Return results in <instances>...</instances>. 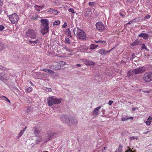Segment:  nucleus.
Returning a JSON list of instances; mask_svg holds the SVG:
<instances>
[{
  "instance_id": "obj_1",
  "label": "nucleus",
  "mask_w": 152,
  "mask_h": 152,
  "mask_svg": "<svg viewBox=\"0 0 152 152\" xmlns=\"http://www.w3.org/2000/svg\"><path fill=\"white\" fill-rule=\"evenodd\" d=\"M37 32L35 30L32 29H28L26 33L27 37H30L33 39H36L35 40H29L28 42L31 44H33V45H37L40 44L41 42V39L40 38H37Z\"/></svg>"
},
{
  "instance_id": "obj_2",
  "label": "nucleus",
  "mask_w": 152,
  "mask_h": 152,
  "mask_svg": "<svg viewBox=\"0 0 152 152\" xmlns=\"http://www.w3.org/2000/svg\"><path fill=\"white\" fill-rule=\"evenodd\" d=\"M77 31V37L78 38L82 39H85L86 37L85 32L83 30L79 29L78 28H75L73 30L75 34V32Z\"/></svg>"
},
{
  "instance_id": "obj_3",
  "label": "nucleus",
  "mask_w": 152,
  "mask_h": 152,
  "mask_svg": "<svg viewBox=\"0 0 152 152\" xmlns=\"http://www.w3.org/2000/svg\"><path fill=\"white\" fill-rule=\"evenodd\" d=\"M62 100L61 99L54 98L52 97H49L47 99L48 104L49 106H51L54 104L60 103Z\"/></svg>"
},
{
  "instance_id": "obj_4",
  "label": "nucleus",
  "mask_w": 152,
  "mask_h": 152,
  "mask_svg": "<svg viewBox=\"0 0 152 152\" xmlns=\"http://www.w3.org/2000/svg\"><path fill=\"white\" fill-rule=\"evenodd\" d=\"M143 80L146 82H149L152 81V72H145L142 77Z\"/></svg>"
},
{
  "instance_id": "obj_5",
  "label": "nucleus",
  "mask_w": 152,
  "mask_h": 152,
  "mask_svg": "<svg viewBox=\"0 0 152 152\" xmlns=\"http://www.w3.org/2000/svg\"><path fill=\"white\" fill-rule=\"evenodd\" d=\"M146 70V68L144 66L134 69L132 70L133 73L135 75L143 73Z\"/></svg>"
},
{
  "instance_id": "obj_6",
  "label": "nucleus",
  "mask_w": 152,
  "mask_h": 152,
  "mask_svg": "<svg viewBox=\"0 0 152 152\" xmlns=\"http://www.w3.org/2000/svg\"><path fill=\"white\" fill-rule=\"evenodd\" d=\"M96 26L97 29L100 31H104L105 30V28L101 22H98L96 23Z\"/></svg>"
},
{
  "instance_id": "obj_7",
  "label": "nucleus",
  "mask_w": 152,
  "mask_h": 152,
  "mask_svg": "<svg viewBox=\"0 0 152 152\" xmlns=\"http://www.w3.org/2000/svg\"><path fill=\"white\" fill-rule=\"evenodd\" d=\"M18 19V16L16 14L14 13L12 15H10V21L12 24L16 23Z\"/></svg>"
},
{
  "instance_id": "obj_8",
  "label": "nucleus",
  "mask_w": 152,
  "mask_h": 152,
  "mask_svg": "<svg viewBox=\"0 0 152 152\" xmlns=\"http://www.w3.org/2000/svg\"><path fill=\"white\" fill-rule=\"evenodd\" d=\"M61 120L65 123H69L70 122V117L68 115H62L61 117Z\"/></svg>"
},
{
  "instance_id": "obj_9",
  "label": "nucleus",
  "mask_w": 152,
  "mask_h": 152,
  "mask_svg": "<svg viewBox=\"0 0 152 152\" xmlns=\"http://www.w3.org/2000/svg\"><path fill=\"white\" fill-rule=\"evenodd\" d=\"M58 63H57V64L56 65H50L49 66V67L50 69H53L54 70H60V69H61V66H58Z\"/></svg>"
},
{
  "instance_id": "obj_10",
  "label": "nucleus",
  "mask_w": 152,
  "mask_h": 152,
  "mask_svg": "<svg viewBox=\"0 0 152 152\" xmlns=\"http://www.w3.org/2000/svg\"><path fill=\"white\" fill-rule=\"evenodd\" d=\"M41 23L42 27H49V21L47 19H42L41 20Z\"/></svg>"
},
{
  "instance_id": "obj_11",
  "label": "nucleus",
  "mask_w": 152,
  "mask_h": 152,
  "mask_svg": "<svg viewBox=\"0 0 152 152\" xmlns=\"http://www.w3.org/2000/svg\"><path fill=\"white\" fill-rule=\"evenodd\" d=\"M49 27H42V28L41 29V32L42 34L44 35L45 34L48 33L49 31Z\"/></svg>"
},
{
  "instance_id": "obj_12",
  "label": "nucleus",
  "mask_w": 152,
  "mask_h": 152,
  "mask_svg": "<svg viewBox=\"0 0 152 152\" xmlns=\"http://www.w3.org/2000/svg\"><path fill=\"white\" fill-rule=\"evenodd\" d=\"M83 62L85 64L87 65H95V63L94 62L92 61H88L87 59H84Z\"/></svg>"
},
{
  "instance_id": "obj_13",
  "label": "nucleus",
  "mask_w": 152,
  "mask_h": 152,
  "mask_svg": "<svg viewBox=\"0 0 152 152\" xmlns=\"http://www.w3.org/2000/svg\"><path fill=\"white\" fill-rule=\"evenodd\" d=\"M33 129H34V133L35 136L38 137L40 133V131L38 128L36 127H34Z\"/></svg>"
},
{
  "instance_id": "obj_14",
  "label": "nucleus",
  "mask_w": 152,
  "mask_h": 152,
  "mask_svg": "<svg viewBox=\"0 0 152 152\" xmlns=\"http://www.w3.org/2000/svg\"><path fill=\"white\" fill-rule=\"evenodd\" d=\"M110 51V50L109 51L105 50L104 49H101L98 50L99 52L102 55L106 54Z\"/></svg>"
},
{
  "instance_id": "obj_15",
  "label": "nucleus",
  "mask_w": 152,
  "mask_h": 152,
  "mask_svg": "<svg viewBox=\"0 0 152 152\" xmlns=\"http://www.w3.org/2000/svg\"><path fill=\"white\" fill-rule=\"evenodd\" d=\"M6 75L4 74V73L2 72L0 74V80H7L8 78L6 77Z\"/></svg>"
},
{
  "instance_id": "obj_16",
  "label": "nucleus",
  "mask_w": 152,
  "mask_h": 152,
  "mask_svg": "<svg viewBox=\"0 0 152 152\" xmlns=\"http://www.w3.org/2000/svg\"><path fill=\"white\" fill-rule=\"evenodd\" d=\"M138 37H141L143 38L144 39H147L149 37L148 35L146 33H141L138 35Z\"/></svg>"
},
{
  "instance_id": "obj_17",
  "label": "nucleus",
  "mask_w": 152,
  "mask_h": 152,
  "mask_svg": "<svg viewBox=\"0 0 152 152\" xmlns=\"http://www.w3.org/2000/svg\"><path fill=\"white\" fill-rule=\"evenodd\" d=\"M44 7V6H39L36 5L34 6L35 9L38 11H39L42 9V8Z\"/></svg>"
},
{
  "instance_id": "obj_18",
  "label": "nucleus",
  "mask_w": 152,
  "mask_h": 152,
  "mask_svg": "<svg viewBox=\"0 0 152 152\" xmlns=\"http://www.w3.org/2000/svg\"><path fill=\"white\" fill-rule=\"evenodd\" d=\"M70 121L71 120V123L73 124H77V120L73 117L70 118Z\"/></svg>"
},
{
  "instance_id": "obj_19",
  "label": "nucleus",
  "mask_w": 152,
  "mask_h": 152,
  "mask_svg": "<svg viewBox=\"0 0 152 152\" xmlns=\"http://www.w3.org/2000/svg\"><path fill=\"white\" fill-rule=\"evenodd\" d=\"M55 134V133H53L51 132L49 133L48 138V140H50L53 139Z\"/></svg>"
},
{
  "instance_id": "obj_20",
  "label": "nucleus",
  "mask_w": 152,
  "mask_h": 152,
  "mask_svg": "<svg viewBox=\"0 0 152 152\" xmlns=\"http://www.w3.org/2000/svg\"><path fill=\"white\" fill-rule=\"evenodd\" d=\"M101 107L99 106L95 108L92 112V113L93 114H98V113L99 112V110L101 108Z\"/></svg>"
},
{
  "instance_id": "obj_21",
  "label": "nucleus",
  "mask_w": 152,
  "mask_h": 152,
  "mask_svg": "<svg viewBox=\"0 0 152 152\" xmlns=\"http://www.w3.org/2000/svg\"><path fill=\"white\" fill-rule=\"evenodd\" d=\"M152 120V118L151 116H149L147 119V121H146L145 123L148 126L150 125L151 124V122Z\"/></svg>"
},
{
  "instance_id": "obj_22",
  "label": "nucleus",
  "mask_w": 152,
  "mask_h": 152,
  "mask_svg": "<svg viewBox=\"0 0 152 152\" xmlns=\"http://www.w3.org/2000/svg\"><path fill=\"white\" fill-rule=\"evenodd\" d=\"M123 147L122 145L120 144L118 148L116 150L115 152H122Z\"/></svg>"
},
{
  "instance_id": "obj_23",
  "label": "nucleus",
  "mask_w": 152,
  "mask_h": 152,
  "mask_svg": "<svg viewBox=\"0 0 152 152\" xmlns=\"http://www.w3.org/2000/svg\"><path fill=\"white\" fill-rule=\"evenodd\" d=\"M129 119L131 120H133V117H126L122 118L121 119V120L122 121H127Z\"/></svg>"
},
{
  "instance_id": "obj_24",
  "label": "nucleus",
  "mask_w": 152,
  "mask_h": 152,
  "mask_svg": "<svg viewBox=\"0 0 152 152\" xmlns=\"http://www.w3.org/2000/svg\"><path fill=\"white\" fill-rule=\"evenodd\" d=\"M58 66H61V68L65 66V65H66V62L63 61H61L59 62V63H58Z\"/></svg>"
},
{
  "instance_id": "obj_25",
  "label": "nucleus",
  "mask_w": 152,
  "mask_h": 152,
  "mask_svg": "<svg viewBox=\"0 0 152 152\" xmlns=\"http://www.w3.org/2000/svg\"><path fill=\"white\" fill-rule=\"evenodd\" d=\"M119 14L121 16L124 17L126 15V13L124 10H121L120 11Z\"/></svg>"
},
{
  "instance_id": "obj_26",
  "label": "nucleus",
  "mask_w": 152,
  "mask_h": 152,
  "mask_svg": "<svg viewBox=\"0 0 152 152\" xmlns=\"http://www.w3.org/2000/svg\"><path fill=\"white\" fill-rule=\"evenodd\" d=\"M0 98H1V99H2V100H4L7 101L8 102L10 103V100L5 96H1L0 97Z\"/></svg>"
},
{
  "instance_id": "obj_27",
  "label": "nucleus",
  "mask_w": 152,
  "mask_h": 152,
  "mask_svg": "<svg viewBox=\"0 0 152 152\" xmlns=\"http://www.w3.org/2000/svg\"><path fill=\"white\" fill-rule=\"evenodd\" d=\"M66 34L68 36H70L71 37H72V36L71 35V31L69 28H67L66 29Z\"/></svg>"
},
{
  "instance_id": "obj_28",
  "label": "nucleus",
  "mask_w": 152,
  "mask_h": 152,
  "mask_svg": "<svg viewBox=\"0 0 152 152\" xmlns=\"http://www.w3.org/2000/svg\"><path fill=\"white\" fill-rule=\"evenodd\" d=\"M98 46V45H95L94 44H92L91 45L90 47V48L91 49H94Z\"/></svg>"
},
{
  "instance_id": "obj_29",
  "label": "nucleus",
  "mask_w": 152,
  "mask_h": 152,
  "mask_svg": "<svg viewBox=\"0 0 152 152\" xmlns=\"http://www.w3.org/2000/svg\"><path fill=\"white\" fill-rule=\"evenodd\" d=\"M60 23V21L59 20H56L53 22V26H55L56 25H59Z\"/></svg>"
},
{
  "instance_id": "obj_30",
  "label": "nucleus",
  "mask_w": 152,
  "mask_h": 152,
  "mask_svg": "<svg viewBox=\"0 0 152 152\" xmlns=\"http://www.w3.org/2000/svg\"><path fill=\"white\" fill-rule=\"evenodd\" d=\"M138 42H139L137 40H135L132 44L131 45L132 46H134L138 45Z\"/></svg>"
},
{
  "instance_id": "obj_31",
  "label": "nucleus",
  "mask_w": 152,
  "mask_h": 152,
  "mask_svg": "<svg viewBox=\"0 0 152 152\" xmlns=\"http://www.w3.org/2000/svg\"><path fill=\"white\" fill-rule=\"evenodd\" d=\"M44 90L46 91L47 92H49L51 91H52L51 88H45Z\"/></svg>"
},
{
  "instance_id": "obj_32",
  "label": "nucleus",
  "mask_w": 152,
  "mask_h": 152,
  "mask_svg": "<svg viewBox=\"0 0 152 152\" xmlns=\"http://www.w3.org/2000/svg\"><path fill=\"white\" fill-rule=\"evenodd\" d=\"M65 42L68 43L69 44H70L71 42L70 41L69 39L67 37H66L65 38Z\"/></svg>"
},
{
  "instance_id": "obj_33",
  "label": "nucleus",
  "mask_w": 152,
  "mask_h": 152,
  "mask_svg": "<svg viewBox=\"0 0 152 152\" xmlns=\"http://www.w3.org/2000/svg\"><path fill=\"white\" fill-rule=\"evenodd\" d=\"M24 132V130H21L20 131V133L19 134L18 137H21L22 135V134H23Z\"/></svg>"
},
{
  "instance_id": "obj_34",
  "label": "nucleus",
  "mask_w": 152,
  "mask_h": 152,
  "mask_svg": "<svg viewBox=\"0 0 152 152\" xmlns=\"http://www.w3.org/2000/svg\"><path fill=\"white\" fill-rule=\"evenodd\" d=\"M142 49H145L147 51H149V50L145 47L144 44H143L142 45V46L141 48Z\"/></svg>"
},
{
  "instance_id": "obj_35",
  "label": "nucleus",
  "mask_w": 152,
  "mask_h": 152,
  "mask_svg": "<svg viewBox=\"0 0 152 152\" xmlns=\"http://www.w3.org/2000/svg\"><path fill=\"white\" fill-rule=\"evenodd\" d=\"M69 12H71L72 13H75V10L73 9L72 8H70L69 9Z\"/></svg>"
},
{
  "instance_id": "obj_36",
  "label": "nucleus",
  "mask_w": 152,
  "mask_h": 152,
  "mask_svg": "<svg viewBox=\"0 0 152 152\" xmlns=\"http://www.w3.org/2000/svg\"><path fill=\"white\" fill-rule=\"evenodd\" d=\"M48 73L49 74H54V72L51 69H48Z\"/></svg>"
},
{
  "instance_id": "obj_37",
  "label": "nucleus",
  "mask_w": 152,
  "mask_h": 152,
  "mask_svg": "<svg viewBox=\"0 0 152 152\" xmlns=\"http://www.w3.org/2000/svg\"><path fill=\"white\" fill-rule=\"evenodd\" d=\"M32 88L31 87H29L27 88V91L28 92H30L31 91H32Z\"/></svg>"
},
{
  "instance_id": "obj_38",
  "label": "nucleus",
  "mask_w": 152,
  "mask_h": 152,
  "mask_svg": "<svg viewBox=\"0 0 152 152\" xmlns=\"http://www.w3.org/2000/svg\"><path fill=\"white\" fill-rule=\"evenodd\" d=\"M65 49L66 50V51L69 52H71L73 51V50L71 49L68 48H66Z\"/></svg>"
},
{
  "instance_id": "obj_39",
  "label": "nucleus",
  "mask_w": 152,
  "mask_h": 152,
  "mask_svg": "<svg viewBox=\"0 0 152 152\" xmlns=\"http://www.w3.org/2000/svg\"><path fill=\"white\" fill-rule=\"evenodd\" d=\"M67 25V23L66 22H65L64 25L62 26V27L63 28H65L66 27Z\"/></svg>"
},
{
  "instance_id": "obj_40",
  "label": "nucleus",
  "mask_w": 152,
  "mask_h": 152,
  "mask_svg": "<svg viewBox=\"0 0 152 152\" xmlns=\"http://www.w3.org/2000/svg\"><path fill=\"white\" fill-rule=\"evenodd\" d=\"M4 27L2 25H0V31H2L4 29Z\"/></svg>"
},
{
  "instance_id": "obj_41",
  "label": "nucleus",
  "mask_w": 152,
  "mask_h": 152,
  "mask_svg": "<svg viewBox=\"0 0 152 152\" xmlns=\"http://www.w3.org/2000/svg\"><path fill=\"white\" fill-rule=\"evenodd\" d=\"M99 42L101 44H105L106 42V41L104 40L102 41L101 40L99 39Z\"/></svg>"
},
{
  "instance_id": "obj_42",
  "label": "nucleus",
  "mask_w": 152,
  "mask_h": 152,
  "mask_svg": "<svg viewBox=\"0 0 152 152\" xmlns=\"http://www.w3.org/2000/svg\"><path fill=\"white\" fill-rule=\"evenodd\" d=\"M132 73H133L132 71H129L128 72V75H132Z\"/></svg>"
},
{
  "instance_id": "obj_43",
  "label": "nucleus",
  "mask_w": 152,
  "mask_h": 152,
  "mask_svg": "<svg viewBox=\"0 0 152 152\" xmlns=\"http://www.w3.org/2000/svg\"><path fill=\"white\" fill-rule=\"evenodd\" d=\"M94 3V2H90L88 3V5L90 6H92L93 5V4Z\"/></svg>"
},
{
  "instance_id": "obj_44",
  "label": "nucleus",
  "mask_w": 152,
  "mask_h": 152,
  "mask_svg": "<svg viewBox=\"0 0 152 152\" xmlns=\"http://www.w3.org/2000/svg\"><path fill=\"white\" fill-rule=\"evenodd\" d=\"M151 17L150 15H147L145 17V19H149Z\"/></svg>"
},
{
  "instance_id": "obj_45",
  "label": "nucleus",
  "mask_w": 152,
  "mask_h": 152,
  "mask_svg": "<svg viewBox=\"0 0 152 152\" xmlns=\"http://www.w3.org/2000/svg\"><path fill=\"white\" fill-rule=\"evenodd\" d=\"M48 69H46V68H45V69H42V71L45 72H48Z\"/></svg>"
},
{
  "instance_id": "obj_46",
  "label": "nucleus",
  "mask_w": 152,
  "mask_h": 152,
  "mask_svg": "<svg viewBox=\"0 0 152 152\" xmlns=\"http://www.w3.org/2000/svg\"><path fill=\"white\" fill-rule=\"evenodd\" d=\"M113 101L112 100H110L109 101V103H108V104L110 105H111L113 103Z\"/></svg>"
},
{
  "instance_id": "obj_47",
  "label": "nucleus",
  "mask_w": 152,
  "mask_h": 152,
  "mask_svg": "<svg viewBox=\"0 0 152 152\" xmlns=\"http://www.w3.org/2000/svg\"><path fill=\"white\" fill-rule=\"evenodd\" d=\"M142 92L144 93H149L150 92V91H142Z\"/></svg>"
},
{
  "instance_id": "obj_48",
  "label": "nucleus",
  "mask_w": 152,
  "mask_h": 152,
  "mask_svg": "<svg viewBox=\"0 0 152 152\" xmlns=\"http://www.w3.org/2000/svg\"><path fill=\"white\" fill-rule=\"evenodd\" d=\"M137 18H134L132 20H131L132 21V23L134 22H136L137 20Z\"/></svg>"
},
{
  "instance_id": "obj_49",
  "label": "nucleus",
  "mask_w": 152,
  "mask_h": 152,
  "mask_svg": "<svg viewBox=\"0 0 152 152\" xmlns=\"http://www.w3.org/2000/svg\"><path fill=\"white\" fill-rule=\"evenodd\" d=\"M137 18H134L132 20H131L132 21V23L134 22H136L137 20Z\"/></svg>"
},
{
  "instance_id": "obj_50",
  "label": "nucleus",
  "mask_w": 152,
  "mask_h": 152,
  "mask_svg": "<svg viewBox=\"0 0 152 152\" xmlns=\"http://www.w3.org/2000/svg\"><path fill=\"white\" fill-rule=\"evenodd\" d=\"M4 68L3 66L0 65V69L4 70Z\"/></svg>"
},
{
  "instance_id": "obj_51",
  "label": "nucleus",
  "mask_w": 152,
  "mask_h": 152,
  "mask_svg": "<svg viewBox=\"0 0 152 152\" xmlns=\"http://www.w3.org/2000/svg\"><path fill=\"white\" fill-rule=\"evenodd\" d=\"M131 138L133 139V140H135V139H136V140H137V139H138V137H134V136H133V137H132Z\"/></svg>"
},
{
  "instance_id": "obj_52",
  "label": "nucleus",
  "mask_w": 152,
  "mask_h": 152,
  "mask_svg": "<svg viewBox=\"0 0 152 152\" xmlns=\"http://www.w3.org/2000/svg\"><path fill=\"white\" fill-rule=\"evenodd\" d=\"M3 4V1H1V0H0V7H1Z\"/></svg>"
},
{
  "instance_id": "obj_53",
  "label": "nucleus",
  "mask_w": 152,
  "mask_h": 152,
  "mask_svg": "<svg viewBox=\"0 0 152 152\" xmlns=\"http://www.w3.org/2000/svg\"><path fill=\"white\" fill-rule=\"evenodd\" d=\"M37 18V17H32L31 18V19H33V20H35Z\"/></svg>"
},
{
  "instance_id": "obj_54",
  "label": "nucleus",
  "mask_w": 152,
  "mask_h": 152,
  "mask_svg": "<svg viewBox=\"0 0 152 152\" xmlns=\"http://www.w3.org/2000/svg\"><path fill=\"white\" fill-rule=\"evenodd\" d=\"M76 66H77L80 67L81 66V65L80 64H77L76 65Z\"/></svg>"
},
{
  "instance_id": "obj_55",
  "label": "nucleus",
  "mask_w": 152,
  "mask_h": 152,
  "mask_svg": "<svg viewBox=\"0 0 152 152\" xmlns=\"http://www.w3.org/2000/svg\"><path fill=\"white\" fill-rule=\"evenodd\" d=\"M132 23V20H130V21L129 23H127V24H130L131 23Z\"/></svg>"
},
{
  "instance_id": "obj_56",
  "label": "nucleus",
  "mask_w": 152,
  "mask_h": 152,
  "mask_svg": "<svg viewBox=\"0 0 152 152\" xmlns=\"http://www.w3.org/2000/svg\"><path fill=\"white\" fill-rule=\"evenodd\" d=\"M134 0H127V1L129 2H132V1H133Z\"/></svg>"
},
{
  "instance_id": "obj_57",
  "label": "nucleus",
  "mask_w": 152,
  "mask_h": 152,
  "mask_svg": "<svg viewBox=\"0 0 152 152\" xmlns=\"http://www.w3.org/2000/svg\"><path fill=\"white\" fill-rule=\"evenodd\" d=\"M135 56V55L134 54H133V55H132V59L133 58H134V56Z\"/></svg>"
},
{
  "instance_id": "obj_58",
  "label": "nucleus",
  "mask_w": 152,
  "mask_h": 152,
  "mask_svg": "<svg viewBox=\"0 0 152 152\" xmlns=\"http://www.w3.org/2000/svg\"><path fill=\"white\" fill-rule=\"evenodd\" d=\"M136 108H132V110L133 111H135V110Z\"/></svg>"
},
{
  "instance_id": "obj_59",
  "label": "nucleus",
  "mask_w": 152,
  "mask_h": 152,
  "mask_svg": "<svg viewBox=\"0 0 152 152\" xmlns=\"http://www.w3.org/2000/svg\"><path fill=\"white\" fill-rule=\"evenodd\" d=\"M27 128V127L26 126L25 128L23 129V130H24V131H25V130H26V129Z\"/></svg>"
},
{
  "instance_id": "obj_60",
  "label": "nucleus",
  "mask_w": 152,
  "mask_h": 152,
  "mask_svg": "<svg viewBox=\"0 0 152 152\" xmlns=\"http://www.w3.org/2000/svg\"><path fill=\"white\" fill-rule=\"evenodd\" d=\"M2 49V48L1 46H0V51H1Z\"/></svg>"
},
{
  "instance_id": "obj_61",
  "label": "nucleus",
  "mask_w": 152,
  "mask_h": 152,
  "mask_svg": "<svg viewBox=\"0 0 152 152\" xmlns=\"http://www.w3.org/2000/svg\"><path fill=\"white\" fill-rule=\"evenodd\" d=\"M99 42V40L98 41H95V42L96 43Z\"/></svg>"
},
{
  "instance_id": "obj_62",
  "label": "nucleus",
  "mask_w": 152,
  "mask_h": 152,
  "mask_svg": "<svg viewBox=\"0 0 152 152\" xmlns=\"http://www.w3.org/2000/svg\"><path fill=\"white\" fill-rule=\"evenodd\" d=\"M149 132L148 131L147 132H143V133L144 134H147Z\"/></svg>"
},
{
  "instance_id": "obj_63",
  "label": "nucleus",
  "mask_w": 152,
  "mask_h": 152,
  "mask_svg": "<svg viewBox=\"0 0 152 152\" xmlns=\"http://www.w3.org/2000/svg\"><path fill=\"white\" fill-rule=\"evenodd\" d=\"M68 54L70 55H73L72 53H68Z\"/></svg>"
},
{
  "instance_id": "obj_64",
  "label": "nucleus",
  "mask_w": 152,
  "mask_h": 152,
  "mask_svg": "<svg viewBox=\"0 0 152 152\" xmlns=\"http://www.w3.org/2000/svg\"><path fill=\"white\" fill-rule=\"evenodd\" d=\"M41 141V140H40L39 141V142H40Z\"/></svg>"
}]
</instances>
